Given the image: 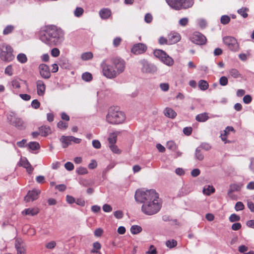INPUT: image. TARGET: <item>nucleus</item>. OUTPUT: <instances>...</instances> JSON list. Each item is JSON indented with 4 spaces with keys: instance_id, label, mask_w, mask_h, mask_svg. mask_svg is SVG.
Returning a JSON list of instances; mask_svg holds the SVG:
<instances>
[{
    "instance_id": "nucleus-1",
    "label": "nucleus",
    "mask_w": 254,
    "mask_h": 254,
    "mask_svg": "<svg viewBox=\"0 0 254 254\" xmlns=\"http://www.w3.org/2000/svg\"><path fill=\"white\" fill-rule=\"evenodd\" d=\"M134 197L136 201L143 203L141 211L146 215H154L161 209L159 195L154 190H138L135 192Z\"/></svg>"
},
{
    "instance_id": "nucleus-2",
    "label": "nucleus",
    "mask_w": 254,
    "mask_h": 254,
    "mask_svg": "<svg viewBox=\"0 0 254 254\" xmlns=\"http://www.w3.org/2000/svg\"><path fill=\"white\" fill-rule=\"evenodd\" d=\"M102 73L108 79L117 77L125 69V61L119 58H113L109 62L104 61L101 64Z\"/></svg>"
},
{
    "instance_id": "nucleus-3",
    "label": "nucleus",
    "mask_w": 254,
    "mask_h": 254,
    "mask_svg": "<svg viewBox=\"0 0 254 254\" xmlns=\"http://www.w3.org/2000/svg\"><path fill=\"white\" fill-rule=\"evenodd\" d=\"M40 39L47 45L57 46L64 40V33L55 26L46 27L40 33Z\"/></svg>"
},
{
    "instance_id": "nucleus-4",
    "label": "nucleus",
    "mask_w": 254,
    "mask_h": 254,
    "mask_svg": "<svg viewBox=\"0 0 254 254\" xmlns=\"http://www.w3.org/2000/svg\"><path fill=\"white\" fill-rule=\"evenodd\" d=\"M106 120L110 124L118 125L125 122L126 115L118 107H111L108 110Z\"/></svg>"
},
{
    "instance_id": "nucleus-5",
    "label": "nucleus",
    "mask_w": 254,
    "mask_h": 254,
    "mask_svg": "<svg viewBox=\"0 0 254 254\" xmlns=\"http://www.w3.org/2000/svg\"><path fill=\"white\" fill-rule=\"evenodd\" d=\"M166 1L172 8L176 10L188 9L194 3V0H166Z\"/></svg>"
},
{
    "instance_id": "nucleus-6",
    "label": "nucleus",
    "mask_w": 254,
    "mask_h": 254,
    "mask_svg": "<svg viewBox=\"0 0 254 254\" xmlns=\"http://www.w3.org/2000/svg\"><path fill=\"white\" fill-rule=\"evenodd\" d=\"M0 58L2 61L5 62H10L13 58L14 56L12 54L13 49L11 47L6 44L0 45Z\"/></svg>"
},
{
    "instance_id": "nucleus-7",
    "label": "nucleus",
    "mask_w": 254,
    "mask_h": 254,
    "mask_svg": "<svg viewBox=\"0 0 254 254\" xmlns=\"http://www.w3.org/2000/svg\"><path fill=\"white\" fill-rule=\"evenodd\" d=\"M223 42L227 48L233 52L239 51L240 46L237 40L234 37L226 36L223 38Z\"/></svg>"
},
{
    "instance_id": "nucleus-8",
    "label": "nucleus",
    "mask_w": 254,
    "mask_h": 254,
    "mask_svg": "<svg viewBox=\"0 0 254 254\" xmlns=\"http://www.w3.org/2000/svg\"><path fill=\"white\" fill-rule=\"evenodd\" d=\"M153 53L156 57L161 60L165 64L168 66L173 65L174 63L173 59L164 51L162 50H155Z\"/></svg>"
},
{
    "instance_id": "nucleus-9",
    "label": "nucleus",
    "mask_w": 254,
    "mask_h": 254,
    "mask_svg": "<svg viewBox=\"0 0 254 254\" xmlns=\"http://www.w3.org/2000/svg\"><path fill=\"white\" fill-rule=\"evenodd\" d=\"M139 63L141 65V70L143 73H154L157 71V67L145 59L140 60Z\"/></svg>"
},
{
    "instance_id": "nucleus-10",
    "label": "nucleus",
    "mask_w": 254,
    "mask_h": 254,
    "mask_svg": "<svg viewBox=\"0 0 254 254\" xmlns=\"http://www.w3.org/2000/svg\"><path fill=\"white\" fill-rule=\"evenodd\" d=\"M60 141L63 144V148H66L72 143L79 144L81 141L80 138H76L73 136H64L63 135L60 138Z\"/></svg>"
},
{
    "instance_id": "nucleus-11",
    "label": "nucleus",
    "mask_w": 254,
    "mask_h": 254,
    "mask_svg": "<svg viewBox=\"0 0 254 254\" xmlns=\"http://www.w3.org/2000/svg\"><path fill=\"white\" fill-rule=\"evenodd\" d=\"M190 40L193 43L199 45L205 44L207 41L206 37L198 32L193 33L190 37Z\"/></svg>"
},
{
    "instance_id": "nucleus-12",
    "label": "nucleus",
    "mask_w": 254,
    "mask_h": 254,
    "mask_svg": "<svg viewBox=\"0 0 254 254\" xmlns=\"http://www.w3.org/2000/svg\"><path fill=\"white\" fill-rule=\"evenodd\" d=\"M40 192V190L36 189H34L31 191H29L27 195L24 197V201L26 202H29L37 199Z\"/></svg>"
},
{
    "instance_id": "nucleus-13",
    "label": "nucleus",
    "mask_w": 254,
    "mask_h": 254,
    "mask_svg": "<svg viewBox=\"0 0 254 254\" xmlns=\"http://www.w3.org/2000/svg\"><path fill=\"white\" fill-rule=\"evenodd\" d=\"M146 50L147 47L145 44L138 43L133 46L131 52L135 55H139L144 53Z\"/></svg>"
},
{
    "instance_id": "nucleus-14",
    "label": "nucleus",
    "mask_w": 254,
    "mask_h": 254,
    "mask_svg": "<svg viewBox=\"0 0 254 254\" xmlns=\"http://www.w3.org/2000/svg\"><path fill=\"white\" fill-rule=\"evenodd\" d=\"M15 247L17 254H26V249L23 241L20 238H16L15 241Z\"/></svg>"
},
{
    "instance_id": "nucleus-15",
    "label": "nucleus",
    "mask_w": 254,
    "mask_h": 254,
    "mask_svg": "<svg viewBox=\"0 0 254 254\" xmlns=\"http://www.w3.org/2000/svg\"><path fill=\"white\" fill-rule=\"evenodd\" d=\"M41 76L45 79H48L51 76L49 66L45 64H41L39 66Z\"/></svg>"
},
{
    "instance_id": "nucleus-16",
    "label": "nucleus",
    "mask_w": 254,
    "mask_h": 254,
    "mask_svg": "<svg viewBox=\"0 0 254 254\" xmlns=\"http://www.w3.org/2000/svg\"><path fill=\"white\" fill-rule=\"evenodd\" d=\"M10 122L12 125L21 129L24 128V123L21 119L16 118L14 116L13 117L12 115H10L9 117H8V119H10Z\"/></svg>"
},
{
    "instance_id": "nucleus-17",
    "label": "nucleus",
    "mask_w": 254,
    "mask_h": 254,
    "mask_svg": "<svg viewBox=\"0 0 254 254\" xmlns=\"http://www.w3.org/2000/svg\"><path fill=\"white\" fill-rule=\"evenodd\" d=\"M20 166L25 168L29 174H31L33 171V168L26 158H21L20 161Z\"/></svg>"
},
{
    "instance_id": "nucleus-18",
    "label": "nucleus",
    "mask_w": 254,
    "mask_h": 254,
    "mask_svg": "<svg viewBox=\"0 0 254 254\" xmlns=\"http://www.w3.org/2000/svg\"><path fill=\"white\" fill-rule=\"evenodd\" d=\"M37 94L39 96H43L45 91L46 86L42 80H38L36 82Z\"/></svg>"
},
{
    "instance_id": "nucleus-19",
    "label": "nucleus",
    "mask_w": 254,
    "mask_h": 254,
    "mask_svg": "<svg viewBox=\"0 0 254 254\" xmlns=\"http://www.w3.org/2000/svg\"><path fill=\"white\" fill-rule=\"evenodd\" d=\"M181 39V36L179 33H175L168 36V43L172 45L178 42Z\"/></svg>"
},
{
    "instance_id": "nucleus-20",
    "label": "nucleus",
    "mask_w": 254,
    "mask_h": 254,
    "mask_svg": "<svg viewBox=\"0 0 254 254\" xmlns=\"http://www.w3.org/2000/svg\"><path fill=\"white\" fill-rule=\"evenodd\" d=\"M40 133L43 136H46L51 133V129L48 126H42L39 128Z\"/></svg>"
},
{
    "instance_id": "nucleus-21",
    "label": "nucleus",
    "mask_w": 254,
    "mask_h": 254,
    "mask_svg": "<svg viewBox=\"0 0 254 254\" xmlns=\"http://www.w3.org/2000/svg\"><path fill=\"white\" fill-rule=\"evenodd\" d=\"M99 15L103 19H106L111 15V11L108 8H102L99 11Z\"/></svg>"
},
{
    "instance_id": "nucleus-22",
    "label": "nucleus",
    "mask_w": 254,
    "mask_h": 254,
    "mask_svg": "<svg viewBox=\"0 0 254 254\" xmlns=\"http://www.w3.org/2000/svg\"><path fill=\"white\" fill-rule=\"evenodd\" d=\"M164 113L166 117L171 119L175 118L177 116L176 112L170 108H166Z\"/></svg>"
},
{
    "instance_id": "nucleus-23",
    "label": "nucleus",
    "mask_w": 254,
    "mask_h": 254,
    "mask_svg": "<svg viewBox=\"0 0 254 254\" xmlns=\"http://www.w3.org/2000/svg\"><path fill=\"white\" fill-rule=\"evenodd\" d=\"M39 212V210L37 208H27L22 211L23 215H28L34 216L37 214Z\"/></svg>"
},
{
    "instance_id": "nucleus-24",
    "label": "nucleus",
    "mask_w": 254,
    "mask_h": 254,
    "mask_svg": "<svg viewBox=\"0 0 254 254\" xmlns=\"http://www.w3.org/2000/svg\"><path fill=\"white\" fill-rule=\"evenodd\" d=\"M243 185L239 184L233 183L231 184L229 186V189L228 190H229V192H235V191H239L241 190Z\"/></svg>"
},
{
    "instance_id": "nucleus-25",
    "label": "nucleus",
    "mask_w": 254,
    "mask_h": 254,
    "mask_svg": "<svg viewBox=\"0 0 254 254\" xmlns=\"http://www.w3.org/2000/svg\"><path fill=\"white\" fill-rule=\"evenodd\" d=\"M208 114L206 113L198 114L195 117L196 120L199 122H205L208 119Z\"/></svg>"
},
{
    "instance_id": "nucleus-26",
    "label": "nucleus",
    "mask_w": 254,
    "mask_h": 254,
    "mask_svg": "<svg viewBox=\"0 0 254 254\" xmlns=\"http://www.w3.org/2000/svg\"><path fill=\"white\" fill-rule=\"evenodd\" d=\"M249 9L248 8L246 7H243L241 8L238 9L237 10V12L243 18H246L248 16L247 12L249 11Z\"/></svg>"
},
{
    "instance_id": "nucleus-27",
    "label": "nucleus",
    "mask_w": 254,
    "mask_h": 254,
    "mask_svg": "<svg viewBox=\"0 0 254 254\" xmlns=\"http://www.w3.org/2000/svg\"><path fill=\"white\" fill-rule=\"evenodd\" d=\"M195 158L199 161H202L204 159V155L199 147L197 148L195 150Z\"/></svg>"
},
{
    "instance_id": "nucleus-28",
    "label": "nucleus",
    "mask_w": 254,
    "mask_h": 254,
    "mask_svg": "<svg viewBox=\"0 0 254 254\" xmlns=\"http://www.w3.org/2000/svg\"><path fill=\"white\" fill-rule=\"evenodd\" d=\"M93 55L92 52H88L83 53L81 55V59L83 61H87L91 60L93 58Z\"/></svg>"
},
{
    "instance_id": "nucleus-29",
    "label": "nucleus",
    "mask_w": 254,
    "mask_h": 254,
    "mask_svg": "<svg viewBox=\"0 0 254 254\" xmlns=\"http://www.w3.org/2000/svg\"><path fill=\"white\" fill-rule=\"evenodd\" d=\"M229 73L232 77L235 78L240 77L241 76V74L240 72L236 68H231L229 69Z\"/></svg>"
},
{
    "instance_id": "nucleus-30",
    "label": "nucleus",
    "mask_w": 254,
    "mask_h": 254,
    "mask_svg": "<svg viewBox=\"0 0 254 254\" xmlns=\"http://www.w3.org/2000/svg\"><path fill=\"white\" fill-rule=\"evenodd\" d=\"M215 189L210 186L204 187L203 189V192L204 194L209 195L211 193L214 192Z\"/></svg>"
},
{
    "instance_id": "nucleus-31",
    "label": "nucleus",
    "mask_w": 254,
    "mask_h": 254,
    "mask_svg": "<svg viewBox=\"0 0 254 254\" xmlns=\"http://www.w3.org/2000/svg\"><path fill=\"white\" fill-rule=\"evenodd\" d=\"M167 148L172 151H176L178 146L177 144L173 141H169L167 142L166 144Z\"/></svg>"
},
{
    "instance_id": "nucleus-32",
    "label": "nucleus",
    "mask_w": 254,
    "mask_h": 254,
    "mask_svg": "<svg viewBox=\"0 0 254 254\" xmlns=\"http://www.w3.org/2000/svg\"><path fill=\"white\" fill-rule=\"evenodd\" d=\"M198 87L201 90H205L208 89L209 85L206 81L200 80L198 82Z\"/></svg>"
},
{
    "instance_id": "nucleus-33",
    "label": "nucleus",
    "mask_w": 254,
    "mask_h": 254,
    "mask_svg": "<svg viewBox=\"0 0 254 254\" xmlns=\"http://www.w3.org/2000/svg\"><path fill=\"white\" fill-rule=\"evenodd\" d=\"M29 148L32 150H36L40 148V144L37 142H30L28 144Z\"/></svg>"
},
{
    "instance_id": "nucleus-34",
    "label": "nucleus",
    "mask_w": 254,
    "mask_h": 254,
    "mask_svg": "<svg viewBox=\"0 0 254 254\" xmlns=\"http://www.w3.org/2000/svg\"><path fill=\"white\" fill-rule=\"evenodd\" d=\"M142 231V228L138 225H133L131 227L130 232L133 234H137Z\"/></svg>"
},
{
    "instance_id": "nucleus-35",
    "label": "nucleus",
    "mask_w": 254,
    "mask_h": 254,
    "mask_svg": "<svg viewBox=\"0 0 254 254\" xmlns=\"http://www.w3.org/2000/svg\"><path fill=\"white\" fill-rule=\"evenodd\" d=\"M93 249L91 250V253H95L100 254L99 252V250L101 249V244L99 242H95L93 244Z\"/></svg>"
},
{
    "instance_id": "nucleus-36",
    "label": "nucleus",
    "mask_w": 254,
    "mask_h": 254,
    "mask_svg": "<svg viewBox=\"0 0 254 254\" xmlns=\"http://www.w3.org/2000/svg\"><path fill=\"white\" fill-rule=\"evenodd\" d=\"M17 60L22 64L25 63L27 61V58L26 55L23 53L18 54L17 56Z\"/></svg>"
},
{
    "instance_id": "nucleus-37",
    "label": "nucleus",
    "mask_w": 254,
    "mask_h": 254,
    "mask_svg": "<svg viewBox=\"0 0 254 254\" xmlns=\"http://www.w3.org/2000/svg\"><path fill=\"white\" fill-rule=\"evenodd\" d=\"M20 80L18 78L13 79L11 82V85L13 88L15 89H19L20 88Z\"/></svg>"
},
{
    "instance_id": "nucleus-38",
    "label": "nucleus",
    "mask_w": 254,
    "mask_h": 254,
    "mask_svg": "<svg viewBox=\"0 0 254 254\" xmlns=\"http://www.w3.org/2000/svg\"><path fill=\"white\" fill-rule=\"evenodd\" d=\"M177 241H176L174 239H172L171 240H168L166 242V246L170 249L176 247L177 246Z\"/></svg>"
},
{
    "instance_id": "nucleus-39",
    "label": "nucleus",
    "mask_w": 254,
    "mask_h": 254,
    "mask_svg": "<svg viewBox=\"0 0 254 254\" xmlns=\"http://www.w3.org/2000/svg\"><path fill=\"white\" fill-rule=\"evenodd\" d=\"M82 78L85 81H90L92 79V75L90 73L86 72L82 74Z\"/></svg>"
},
{
    "instance_id": "nucleus-40",
    "label": "nucleus",
    "mask_w": 254,
    "mask_h": 254,
    "mask_svg": "<svg viewBox=\"0 0 254 254\" xmlns=\"http://www.w3.org/2000/svg\"><path fill=\"white\" fill-rule=\"evenodd\" d=\"M230 21V18L227 15H222L220 18L221 23L224 25L228 24Z\"/></svg>"
},
{
    "instance_id": "nucleus-41",
    "label": "nucleus",
    "mask_w": 254,
    "mask_h": 254,
    "mask_svg": "<svg viewBox=\"0 0 254 254\" xmlns=\"http://www.w3.org/2000/svg\"><path fill=\"white\" fill-rule=\"evenodd\" d=\"M14 30V26L12 25L7 26L3 31V34L4 35H7L12 32Z\"/></svg>"
},
{
    "instance_id": "nucleus-42",
    "label": "nucleus",
    "mask_w": 254,
    "mask_h": 254,
    "mask_svg": "<svg viewBox=\"0 0 254 254\" xmlns=\"http://www.w3.org/2000/svg\"><path fill=\"white\" fill-rule=\"evenodd\" d=\"M229 219L230 222H234L239 221L240 220V217L239 215L234 213L230 215Z\"/></svg>"
},
{
    "instance_id": "nucleus-43",
    "label": "nucleus",
    "mask_w": 254,
    "mask_h": 254,
    "mask_svg": "<svg viewBox=\"0 0 254 254\" xmlns=\"http://www.w3.org/2000/svg\"><path fill=\"white\" fill-rule=\"evenodd\" d=\"M244 208V204L241 201L237 202L235 204V208L236 211L242 210Z\"/></svg>"
},
{
    "instance_id": "nucleus-44",
    "label": "nucleus",
    "mask_w": 254,
    "mask_h": 254,
    "mask_svg": "<svg viewBox=\"0 0 254 254\" xmlns=\"http://www.w3.org/2000/svg\"><path fill=\"white\" fill-rule=\"evenodd\" d=\"M228 78L226 76H222L219 79V83L222 86H226L228 84Z\"/></svg>"
},
{
    "instance_id": "nucleus-45",
    "label": "nucleus",
    "mask_w": 254,
    "mask_h": 254,
    "mask_svg": "<svg viewBox=\"0 0 254 254\" xmlns=\"http://www.w3.org/2000/svg\"><path fill=\"white\" fill-rule=\"evenodd\" d=\"M77 174L79 175H84L88 173V171L86 168L82 167H80L77 168L76 170Z\"/></svg>"
},
{
    "instance_id": "nucleus-46",
    "label": "nucleus",
    "mask_w": 254,
    "mask_h": 254,
    "mask_svg": "<svg viewBox=\"0 0 254 254\" xmlns=\"http://www.w3.org/2000/svg\"><path fill=\"white\" fill-rule=\"evenodd\" d=\"M83 11L84 10L82 8L78 7L75 9L74 13L76 17H80L82 15Z\"/></svg>"
},
{
    "instance_id": "nucleus-47",
    "label": "nucleus",
    "mask_w": 254,
    "mask_h": 254,
    "mask_svg": "<svg viewBox=\"0 0 254 254\" xmlns=\"http://www.w3.org/2000/svg\"><path fill=\"white\" fill-rule=\"evenodd\" d=\"M57 126L61 129H65L68 127V124L67 123H64L63 121H60L58 123Z\"/></svg>"
},
{
    "instance_id": "nucleus-48",
    "label": "nucleus",
    "mask_w": 254,
    "mask_h": 254,
    "mask_svg": "<svg viewBox=\"0 0 254 254\" xmlns=\"http://www.w3.org/2000/svg\"><path fill=\"white\" fill-rule=\"evenodd\" d=\"M56 246V242L54 241L47 243L45 247L48 249H53Z\"/></svg>"
},
{
    "instance_id": "nucleus-49",
    "label": "nucleus",
    "mask_w": 254,
    "mask_h": 254,
    "mask_svg": "<svg viewBox=\"0 0 254 254\" xmlns=\"http://www.w3.org/2000/svg\"><path fill=\"white\" fill-rule=\"evenodd\" d=\"M199 148L200 149H204V150H205L206 151H208V150H209L211 149V146L208 143H202L200 145V146L199 147Z\"/></svg>"
},
{
    "instance_id": "nucleus-50",
    "label": "nucleus",
    "mask_w": 254,
    "mask_h": 254,
    "mask_svg": "<svg viewBox=\"0 0 254 254\" xmlns=\"http://www.w3.org/2000/svg\"><path fill=\"white\" fill-rule=\"evenodd\" d=\"M109 147L112 151L115 153L119 154L121 153L120 150L118 149L117 146L115 144H111L109 145Z\"/></svg>"
},
{
    "instance_id": "nucleus-51",
    "label": "nucleus",
    "mask_w": 254,
    "mask_h": 254,
    "mask_svg": "<svg viewBox=\"0 0 254 254\" xmlns=\"http://www.w3.org/2000/svg\"><path fill=\"white\" fill-rule=\"evenodd\" d=\"M243 100L245 104H248L252 102V98L250 95H246L243 97Z\"/></svg>"
},
{
    "instance_id": "nucleus-52",
    "label": "nucleus",
    "mask_w": 254,
    "mask_h": 254,
    "mask_svg": "<svg viewBox=\"0 0 254 254\" xmlns=\"http://www.w3.org/2000/svg\"><path fill=\"white\" fill-rule=\"evenodd\" d=\"M64 167L68 171H72L74 169V165L71 162H67L64 164Z\"/></svg>"
},
{
    "instance_id": "nucleus-53",
    "label": "nucleus",
    "mask_w": 254,
    "mask_h": 254,
    "mask_svg": "<svg viewBox=\"0 0 254 254\" xmlns=\"http://www.w3.org/2000/svg\"><path fill=\"white\" fill-rule=\"evenodd\" d=\"M161 89L163 91H167L169 89V85L167 83H162L160 84Z\"/></svg>"
},
{
    "instance_id": "nucleus-54",
    "label": "nucleus",
    "mask_w": 254,
    "mask_h": 254,
    "mask_svg": "<svg viewBox=\"0 0 254 254\" xmlns=\"http://www.w3.org/2000/svg\"><path fill=\"white\" fill-rule=\"evenodd\" d=\"M103 210L105 212H110L112 211L113 209L111 205L108 204H105L103 206Z\"/></svg>"
},
{
    "instance_id": "nucleus-55",
    "label": "nucleus",
    "mask_w": 254,
    "mask_h": 254,
    "mask_svg": "<svg viewBox=\"0 0 254 254\" xmlns=\"http://www.w3.org/2000/svg\"><path fill=\"white\" fill-rule=\"evenodd\" d=\"M51 55L54 57H57L60 55V50L56 48H53L51 50Z\"/></svg>"
},
{
    "instance_id": "nucleus-56",
    "label": "nucleus",
    "mask_w": 254,
    "mask_h": 254,
    "mask_svg": "<svg viewBox=\"0 0 254 254\" xmlns=\"http://www.w3.org/2000/svg\"><path fill=\"white\" fill-rule=\"evenodd\" d=\"M122 41V39L120 37H116L113 40V45L115 47H118Z\"/></svg>"
},
{
    "instance_id": "nucleus-57",
    "label": "nucleus",
    "mask_w": 254,
    "mask_h": 254,
    "mask_svg": "<svg viewBox=\"0 0 254 254\" xmlns=\"http://www.w3.org/2000/svg\"><path fill=\"white\" fill-rule=\"evenodd\" d=\"M4 72L6 74L8 75L9 76H11L13 74L11 65L7 66L5 69Z\"/></svg>"
},
{
    "instance_id": "nucleus-58",
    "label": "nucleus",
    "mask_w": 254,
    "mask_h": 254,
    "mask_svg": "<svg viewBox=\"0 0 254 254\" xmlns=\"http://www.w3.org/2000/svg\"><path fill=\"white\" fill-rule=\"evenodd\" d=\"M31 106L33 108L37 109L40 107V103L37 100L35 99L32 101Z\"/></svg>"
},
{
    "instance_id": "nucleus-59",
    "label": "nucleus",
    "mask_w": 254,
    "mask_h": 254,
    "mask_svg": "<svg viewBox=\"0 0 254 254\" xmlns=\"http://www.w3.org/2000/svg\"><path fill=\"white\" fill-rule=\"evenodd\" d=\"M97 166V162L95 160H92L91 162L88 164V168L90 169H94Z\"/></svg>"
},
{
    "instance_id": "nucleus-60",
    "label": "nucleus",
    "mask_w": 254,
    "mask_h": 254,
    "mask_svg": "<svg viewBox=\"0 0 254 254\" xmlns=\"http://www.w3.org/2000/svg\"><path fill=\"white\" fill-rule=\"evenodd\" d=\"M144 20L147 23H150L152 20V15L150 13L146 14L144 17Z\"/></svg>"
},
{
    "instance_id": "nucleus-61",
    "label": "nucleus",
    "mask_w": 254,
    "mask_h": 254,
    "mask_svg": "<svg viewBox=\"0 0 254 254\" xmlns=\"http://www.w3.org/2000/svg\"><path fill=\"white\" fill-rule=\"evenodd\" d=\"M192 132V128L191 127H186L183 129V132L187 135H190Z\"/></svg>"
},
{
    "instance_id": "nucleus-62",
    "label": "nucleus",
    "mask_w": 254,
    "mask_h": 254,
    "mask_svg": "<svg viewBox=\"0 0 254 254\" xmlns=\"http://www.w3.org/2000/svg\"><path fill=\"white\" fill-rule=\"evenodd\" d=\"M92 145L96 149H99L101 148V143L98 140H93L92 141Z\"/></svg>"
},
{
    "instance_id": "nucleus-63",
    "label": "nucleus",
    "mask_w": 254,
    "mask_h": 254,
    "mask_svg": "<svg viewBox=\"0 0 254 254\" xmlns=\"http://www.w3.org/2000/svg\"><path fill=\"white\" fill-rule=\"evenodd\" d=\"M200 173L198 169H194L191 172V175L193 177H197Z\"/></svg>"
},
{
    "instance_id": "nucleus-64",
    "label": "nucleus",
    "mask_w": 254,
    "mask_h": 254,
    "mask_svg": "<svg viewBox=\"0 0 254 254\" xmlns=\"http://www.w3.org/2000/svg\"><path fill=\"white\" fill-rule=\"evenodd\" d=\"M114 216L117 219H121L123 217V213L122 211L117 210L114 212Z\"/></svg>"
}]
</instances>
